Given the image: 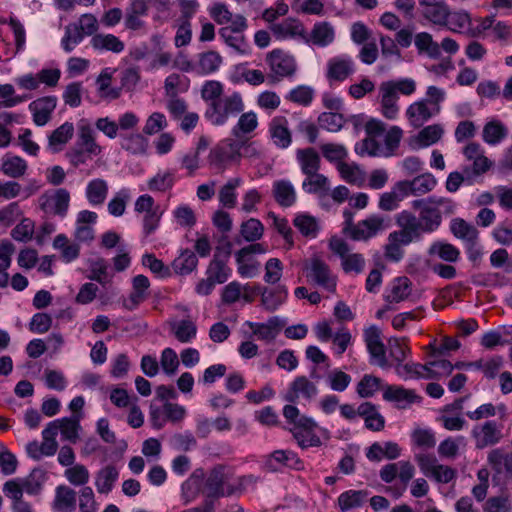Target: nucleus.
I'll use <instances>...</instances> for the list:
<instances>
[{
	"instance_id": "64",
	"label": "nucleus",
	"mask_w": 512,
	"mask_h": 512,
	"mask_svg": "<svg viewBox=\"0 0 512 512\" xmlns=\"http://www.w3.org/2000/svg\"><path fill=\"white\" fill-rule=\"evenodd\" d=\"M4 494L13 502L12 509L18 508V505L27 504L23 500V487L17 479L9 480L3 485Z\"/></svg>"
},
{
	"instance_id": "41",
	"label": "nucleus",
	"mask_w": 512,
	"mask_h": 512,
	"mask_svg": "<svg viewBox=\"0 0 512 512\" xmlns=\"http://www.w3.org/2000/svg\"><path fill=\"white\" fill-rule=\"evenodd\" d=\"M444 134V129L441 124H432L422 128L414 142L418 147H428L438 142Z\"/></svg>"
},
{
	"instance_id": "31",
	"label": "nucleus",
	"mask_w": 512,
	"mask_h": 512,
	"mask_svg": "<svg viewBox=\"0 0 512 512\" xmlns=\"http://www.w3.org/2000/svg\"><path fill=\"white\" fill-rule=\"evenodd\" d=\"M296 159L304 175L318 172L320 169V155L312 147L298 149L296 151Z\"/></svg>"
},
{
	"instance_id": "38",
	"label": "nucleus",
	"mask_w": 512,
	"mask_h": 512,
	"mask_svg": "<svg viewBox=\"0 0 512 512\" xmlns=\"http://www.w3.org/2000/svg\"><path fill=\"white\" fill-rule=\"evenodd\" d=\"M293 225L307 238H316L320 230L317 218L306 213H299L293 220Z\"/></svg>"
},
{
	"instance_id": "20",
	"label": "nucleus",
	"mask_w": 512,
	"mask_h": 512,
	"mask_svg": "<svg viewBox=\"0 0 512 512\" xmlns=\"http://www.w3.org/2000/svg\"><path fill=\"white\" fill-rule=\"evenodd\" d=\"M354 70V62L350 56H336L327 63V78L330 81L342 82L352 75Z\"/></svg>"
},
{
	"instance_id": "14",
	"label": "nucleus",
	"mask_w": 512,
	"mask_h": 512,
	"mask_svg": "<svg viewBox=\"0 0 512 512\" xmlns=\"http://www.w3.org/2000/svg\"><path fill=\"white\" fill-rule=\"evenodd\" d=\"M316 427L317 423L312 418L303 416V418L297 422V426H293L290 429V432L302 449L319 447L322 442L320 437L314 432Z\"/></svg>"
},
{
	"instance_id": "22",
	"label": "nucleus",
	"mask_w": 512,
	"mask_h": 512,
	"mask_svg": "<svg viewBox=\"0 0 512 512\" xmlns=\"http://www.w3.org/2000/svg\"><path fill=\"white\" fill-rule=\"evenodd\" d=\"M57 98L55 96H45L36 99L29 104V109L33 114V121L38 126H43L51 119V114L56 108Z\"/></svg>"
},
{
	"instance_id": "37",
	"label": "nucleus",
	"mask_w": 512,
	"mask_h": 512,
	"mask_svg": "<svg viewBox=\"0 0 512 512\" xmlns=\"http://www.w3.org/2000/svg\"><path fill=\"white\" fill-rule=\"evenodd\" d=\"M508 135L505 125L499 120H491L487 122L482 131L484 142L489 145H497Z\"/></svg>"
},
{
	"instance_id": "35",
	"label": "nucleus",
	"mask_w": 512,
	"mask_h": 512,
	"mask_svg": "<svg viewBox=\"0 0 512 512\" xmlns=\"http://www.w3.org/2000/svg\"><path fill=\"white\" fill-rule=\"evenodd\" d=\"M118 470L113 465H107L100 469L95 476V486L101 494H108L118 479Z\"/></svg>"
},
{
	"instance_id": "63",
	"label": "nucleus",
	"mask_w": 512,
	"mask_h": 512,
	"mask_svg": "<svg viewBox=\"0 0 512 512\" xmlns=\"http://www.w3.org/2000/svg\"><path fill=\"white\" fill-rule=\"evenodd\" d=\"M85 34L76 26L70 24L65 27V35L62 38L61 44L66 52H71L76 45L82 42Z\"/></svg>"
},
{
	"instance_id": "61",
	"label": "nucleus",
	"mask_w": 512,
	"mask_h": 512,
	"mask_svg": "<svg viewBox=\"0 0 512 512\" xmlns=\"http://www.w3.org/2000/svg\"><path fill=\"white\" fill-rule=\"evenodd\" d=\"M323 157L329 162L340 163L348 156V151L342 144L326 143L320 146Z\"/></svg>"
},
{
	"instance_id": "60",
	"label": "nucleus",
	"mask_w": 512,
	"mask_h": 512,
	"mask_svg": "<svg viewBox=\"0 0 512 512\" xmlns=\"http://www.w3.org/2000/svg\"><path fill=\"white\" fill-rule=\"evenodd\" d=\"M381 382L380 378L365 374L357 384L358 395L362 398L372 397L380 389Z\"/></svg>"
},
{
	"instance_id": "1",
	"label": "nucleus",
	"mask_w": 512,
	"mask_h": 512,
	"mask_svg": "<svg viewBox=\"0 0 512 512\" xmlns=\"http://www.w3.org/2000/svg\"><path fill=\"white\" fill-rule=\"evenodd\" d=\"M244 110V102L239 92L223 96L217 102L209 103L205 117L212 125H224L231 117H235Z\"/></svg>"
},
{
	"instance_id": "9",
	"label": "nucleus",
	"mask_w": 512,
	"mask_h": 512,
	"mask_svg": "<svg viewBox=\"0 0 512 512\" xmlns=\"http://www.w3.org/2000/svg\"><path fill=\"white\" fill-rule=\"evenodd\" d=\"M247 28L246 18L240 14L235 15L232 24L219 29V35L224 42L239 53H245L247 44L243 32Z\"/></svg>"
},
{
	"instance_id": "27",
	"label": "nucleus",
	"mask_w": 512,
	"mask_h": 512,
	"mask_svg": "<svg viewBox=\"0 0 512 512\" xmlns=\"http://www.w3.org/2000/svg\"><path fill=\"white\" fill-rule=\"evenodd\" d=\"M307 38L308 40H304L306 43L311 42L316 46L326 47L334 41L335 31L329 22H317L314 24L310 34H307Z\"/></svg>"
},
{
	"instance_id": "50",
	"label": "nucleus",
	"mask_w": 512,
	"mask_h": 512,
	"mask_svg": "<svg viewBox=\"0 0 512 512\" xmlns=\"http://www.w3.org/2000/svg\"><path fill=\"white\" fill-rule=\"evenodd\" d=\"M81 415H73L72 417H64L59 420V431L62 437L75 443L78 439V431L80 429Z\"/></svg>"
},
{
	"instance_id": "7",
	"label": "nucleus",
	"mask_w": 512,
	"mask_h": 512,
	"mask_svg": "<svg viewBox=\"0 0 512 512\" xmlns=\"http://www.w3.org/2000/svg\"><path fill=\"white\" fill-rule=\"evenodd\" d=\"M306 277L308 282L317 285L328 292L336 291L337 277L330 267L321 259L314 258L306 267Z\"/></svg>"
},
{
	"instance_id": "19",
	"label": "nucleus",
	"mask_w": 512,
	"mask_h": 512,
	"mask_svg": "<svg viewBox=\"0 0 512 512\" xmlns=\"http://www.w3.org/2000/svg\"><path fill=\"white\" fill-rule=\"evenodd\" d=\"M270 30L275 38L280 40L288 38L308 40L303 23L295 18H287L280 23H272Z\"/></svg>"
},
{
	"instance_id": "49",
	"label": "nucleus",
	"mask_w": 512,
	"mask_h": 512,
	"mask_svg": "<svg viewBox=\"0 0 512 512\" xmlns=\"http://www.w3.org/2000/svg\"><path fill=\"white\" fill-rule=\"evenodd\" d=\"M76 492L68 486L60 485L56 488V495L54 500V508L57 511L75 509Z\"/></svg>"
},
{
	"instance_id": "52",
	"label": "nucleus",
	"mask_w": 512,
	"mask_h": 512,
	"mask_svg": "<svg viewBox=\"0 0 512 512\" xmlns=\"http://www.w3.org/2000/svg\"><path fill=\"white\" fill-rule=\"evenodd\" d=\"M415 46L420 53H426L431 58H438L441 55L440 46L427 32H421L415 36Z\"/></svg>"
},
{
	"instance_id": "11",
	"label": "nucleus",
	"mask_w": 512,
	"mask_h": 512,
	"mask_svg": "<svg viewBox=\"0 0 512 512\" xmlns=\"http://www.w3.org/2000/svg\"><path fill=\"white\" fill-rule=\"evenodd\" d=\"M414 474L415 468L409 461H399L396 463L386 464L381 468L379 473L381 480L385 483H391L396 479V477L399 478L403 488L395 494L396 497L402 495L408 483L414 477Z\"/></svg>"
},
{
	"instance_id": "62",
	"label": "nucleus",
	"mask_w": 512,
	"mask_h": 512,
	"mask_svg": "<svg viewBox=\"0 0 512 512\" xmlns=\"http://www.w3.org/2000/svg\"><path fill=\"white\" fill-rule=\"evenodd\" d=\"M319 126L329 132H338L344 125L345 120L342 114L335 112H324L318 117Z\"/></svg>"
},
{
	"instance_id": "17",
	"label": "nucleus",
	"mask_w": 512,
	"mask_h": 512,
	"mask_svg": "<svg viewBox=\"0 0 512 512\" xmlns=\"http://www.w3.org/2000/svg\"><path fill=\"white\" fill-rule=\"evenodd\" d=\"M268 470L276 472L283 468H290L294 470L303 469V462L297 454L290 450H276L269 455L265 462Z\"/></svg>"
},
{
	"instance_id": "26",
	"label": "nucleus",
	"mask_w": 512,
	"mask_h": 512,
	"mask_svg": "<svg viewBox=\"0 0 512 512\" xmlns=\"http://www.w3.org/2000/svg\"><path fill=\"white\" fill-rule=\"evenodd\" d=\"M379 92L382 115L390 120L396 119L399 114V106L397 103L399 100L398 94L385 82L381 83Z\"/></svg>"
},
{
	"instance_id": "16",
	"label": "nucleus",
	"mask_w": 512,
	"mask_h": 512,
	"mask_svg": "<svg viewBox=\"0 0 512 512\" xmlns=\"http://www.w3.org/2000/svg\"><path fill=\"white\" fill-rule=\"evenodd\" d=\"M318 394V388L315 383L306 376H297L289 385L283 399L289 403H295L300 398L311 401Z\"/></svg>"
},
{
	"instance_id": "54",
	"label": "nucleus",
	"mask_w": 512,
	"mask_h": 512,
	"mask_svg": "<svg viewBox=\"0 0 512 512\" xmlns=\"http://www.w3.org/2000/svg\"><path fill=\"white\" fill-rule=\"evenodd\" d=\"M240 178L230 179L219 191V201L226 208H234L237 201L236 188L241 184Z\"/></svg>"
},
{
	"instance_id": "30",
	"label": "nucleus",
	"mask_w": 512,
	"mask_h": 512,
	"mask_svg": "<svg viewBox=\"0 0 512 512\" xmlns=\"http://www.w3.org/2000/svg\"><path fill=\"white\" fill-rule=\"evenodd\" d=\"M219 249V247L216 248L213 259L207 267L206 275L216 284H223L230 277L231 269L227 265L228 261L221 258V254L218 253Z\"/></svg>"
},
{
	"instance_id": "36",
	"label": "nucleus",
	"mask_w": 512,
	"mask_h": 512,
	"mask_svg": "<svg viewBox=\"0 0 512 512\" xmlns=\"http://www.w3.org/2000/svg\"><path fill=\"white\" fill-rule=\"evenodd\" d=\"M450 229L452 234L463 240L465 243L473 245L478 240L479 232L473 225L462 218H455L451 221Z\"/></svg>"
},
{
	"instance_id": "4",
	"label": "nucleus",
	"mask_w": 512,
	"mask_h": 512,
	"mask_svg": "<svg viewBox=\"0 0 512 512\" xmlns=\"http://www.w3.org/2000/svg\"><path fill=\"white\" fill-rule=\"evenodd\" d=\"M329 248L341 259V267L347 274H360L365 268V258L360 253H351L346 241L338 237H332L329 241Z\"/></svg>"
},
{
	"instance_id": "5",
	"label": "nucleus",
	"mask_w": 512,
	"mask_h": 512,
	"mask_svg": "<svg viewBox=\"0 0 512 512\" xmlns=\"http://www.w3.org/2000/svg\"><path fill=\"white\" fill-rule=\"evenodd\" d=\"M396 223L400 229L393 232V238H398V241L402 243L417 242L425 233L421 221L410 211L400 212L396 217Z\"/></svg>"
},
{
	"instance_id": "43",
	"label": "nucleus",
	"mask_w": 512,
	"mask_h": 512,
	"mask_svg": "<svg viewBox=\"0 0 512 512\" xmlns=\"http://www.w3.org/2000/svg\"><path fill=\"white\" fill-rule=\"evenodd\" d=\"M488 462L497 473L505 471L512 477V452L504 453L500 449H494L488 454Z\"/></svg>"
},
{
	"instance_id": "10",
	"label": "nucleus",
	"mask_w": 512,
	"mask_h": 512,
	"mask_svg": "<svg viewBox=\"0 0 512 512\" xmlns=\"http://www.w3.org/2000/svg\"><path fill=\"white\" fill-rule=\"evenodd\" d=\"M412 207L419 210L418 219L424 227V232L431 233L438 229L442 223L441 210L437 209L434 198L428 197L414 200Z\"/></svg>"
},
{
	"instance_id": "6",
	"label": "nucleus",
	"mask_w": 512,
	"mask_h": 512,
	"mask_svg": "<svg viewBox=\"0 0 512 512\" xmlns=\"http://www.w3.org/2000/svg\"><path fill=\"white\" fill-rule=\"evenodd\" d=\"M465 158L471 162L469 165L463 166V173L467 180L486 173L492 167V161L485 155L480 144L471 142L463 148Z\"/></svg>"
},
{
	"instance_id": "25",
	"label": "nucleus",
	"mask_w": 512,
	"mask_h": 512,
	"mask_svg": "<svg viewBox=\"0 0 512 512\" xmlns=\"http://www.w3.org/2000/svg\"><path fill=\"white\" fill-rule=\"evenodd\" d=\"M383 398L388 402H395L399 409H405L410 404L421 399L414 390L394 385L387 386L383 393Z\"/></svg>"
},
{
	"instance_id": "2",
	"label": "nucleus",
	"mask_w": 512,
	"mask_h": 512,
	"mask_svg": "<svg viewBox=\"0 0 512 512\" xmlns=\"http://www.w3.org/2000/svg\"><path fill=\"white\" fill-rule=\"evenodd\" d=\"M229 475L226 467L216 465L204 477L203 493L206 499H218L224 496H230L234 493V489L228 484Z\"/></svg>"
},
{
	"instance_id": "57",
	"label": "nucleus",
	"mask_w": 512,
	"mask_h": 512,
	"mask_svg": "<svg viewBox=\"0 0 512 512\" xmlns=\"http://www.w3.org/2000/svg\"><path fill=\"white\" fill-rule=\"evenodd\" d=\"M411 282L407 277H398L392 283V288L387 299L390 302H401L405 300L411 292Z\"/></svg>"
},
{
	"instance_id": "21",
	"label": "nucleus",
	"mask_w": 512,
	"mask_h": 512,
	"mask_svg": "<svg viewBox=\"0 0 512 512\" xmlns=\"http://www.w3.org/2000/svg\"><path fill=\"white\" fill-rule=\"evenodd\" d=\"M269 133L272 142L280 149L288 148L292 143V134L288 120L283 116L274 117L269 123Z\"/></svg>"
},
{
	"instance_id": "56",
	"label": "nucleus",
	"mask_w": 512,
	"mask_h": 512,
	"mask_svg": "<svg viewBox=\"0 0 512 512\" xmlns=\"http://www.w3.org/2000/svg\"><path fill=\"white\" fill-rule=\"evenodd\" d=\"M411 183L412 195L421 196L431 192L435 188L437 180L431 173H423L414 177Z\"/></svg>"
},
{
	"instance_id": "44",
	"label": "nucleus",
	"mask_w": 512,
	"mask_h": 512,
	"mask_svg": "<svg viewBox=\"0 0 512 512\" xmlns=\"http://www.w3.org/2000/svg\"><path fill=\"white\" fill-rule=\"evenodd\" d=\"M198 265V259L196 254L191 250H184L182 253L174 259L172 263L173 270L179 275H188Z\"/></svg>"
},
{
	"instance_id": "24",
	"label": "nucleus",
	"mask_w": 512,
	"mask_h": 512,
	"mask_svg": "<svg viewBox=\"0 0 512 512\" xmlns=\"http://www.w3.org/2000/svg\"><path fill=\"white\" fill-rule=\"evenodd\" d=\"M246 325L252 330L254 336L259 340L272 342L280 333L283 323L278 317H271L265 323H254L247 321Z\"/></svg>"
},
{
	"instance_id": "42",
	"label": "nucleus",
	"mask_w": 512,
	"mask_h": 512,
	"mask_svg": "<svg viewBox=\"0 0 512 512\" xmlns=\"http://www.w3.org/2000/svg\"><path fill=\"white\" fill-rule=\"evenodd\" d=\"M430 256H438L441 260L454 263L460 257V251L454 245L442 241H436L429 247Z\"/></svg>"
},
{
	"instance_id": "40",
	"label": "nucleus",
	"mask_w": 512,
	"mask_h": 512,
	"mask_svg": "<svg viewBox=\"0 0 512 512\" xmlns=\"http://www.w3.org/2000/svg\"><path fill=\"white\" fill-rule=\"evenodd\" d=\"M108 194V184L103 179L91 180L86 188V197L93 206L102 205Z\"/></svg>"
},
{
	"instance_id": "46",
	"label": "nucleus",
	"mask_w": 512,
	"mask_h": 512,
	"mask_svg": "<svg viewBox=\"0 0 512 512\" xmlns=\"http://www.w3.org/2000/svg\"><path fill=\"white\" fill-rule=\"evenodd\" d=\"M444 27L456 33H462L468 30L471 26V17L468 12L464 10L451 12L449 10L447 20Z\"/></svg>"
},
{
	"instance_id": "53",
	"label": "nucleus",
	"mask_w": 512,
	"mask_h": 512,
	"mask_svg": "<svg viewBox=\"0 0 512 512\" xmlns=\"http://www.w3.org/2000/svg\"><path fill=\"white\" fill-rule=\"evenodd\" d=\"M171 329L176 339L181 343L190 342L195 338L197 333V327L191 320H180L175 322Z\"/></svg>"
},
{
	"instance_id": "12",
	"label": "nucleus",
	"mask_w": 512,
	"mask_h": 512,
	"mask_svg": "<svg viewBox=\"0 0 512 512\" xmlns=\"http://www.w3.org/2000/svg\"><path fill=\"white\" fill-rule=\"evenodd\" d=\"M40 208L46 214L65 217L70 205V193L64 188L45 193L39 198Z\"/></svg>"
},
{
	"instance_id": "28",
	"label": "nucleus",
	"mask_w": 512,
	"mask_h": 512,
	"mask_svg": "<svg viewBox=\"0 0 512 512\" xmlns=\"http://www.w3.org/2000/svg\"><path fill=\"white\" fill-rule=\"evenodd\" d=\"M205 472L203 469H196L181 485V495L185 504L195 500L201 492Z\"/></svg>"
},
{
	"instance_id": "8",
	"label": "nucleus",
	"mask_w": 512,
	"mask_h": 512,
	"mask_svg": "<svg viewBox=\"0 0 512 512\" xmlns=\"http://www.w3.org/2000/svg\"><path fill=\"white\" fill-rule=\"evenodd\" d=\"M243 143L227 139L210 150L208 163L217 169L223 170L229 162L241 157Z\"/></svg>"
},
{
	"instance_id": "34",
	"label": "nucleus",
	"mask_w": 512,
	"mask_h": 512,
	"mask_svg": "<svg viewBox=\"0 0 512 512\" xmlns=\"http://www.w3.org/2000/svg\"><path fill=\"white\" fill-rule=\"evenodd\" d=\"M273 195L282 207H290L296 202V192L288 180H279L273 184Z\"/></svg>"
},
{
	"instance_id": "32",
	"label": "nucleus",
	"mask_w": 512,
	"mask_h": 512,
	"mask_svg": "<svg viewBox=\"0 0 512 512\" xmlns=\"http://www.w3.org/2000/svg\"><path fill=\"white\" fill-rule=\"evenodd\" d=\"M73 135V123L65 122L56 128L48 137V148L54 153L61 151L69 140L72 139Z\"/></svg>"
},
{
	"instance_id": "51",
	"label": "nucleus",
	"mask_w": 512,
	"mask_h": 512,
	"mask_svg": "<svg viewBox=\"0 0 512 512\" xmlns=\"http://www.w3.org/2000/svg\"><path fill=\"white\" fill-rule=\"evenodd\" d=\"M27 163L19 156L7 155L2 162V171L11 178H18L25 174Z\"/></svg>"
},
{
	"instance_id": "33",
	"label": "nucleus",
	"mask_w": 512,
	"mask_h": 512,
	"mask_svg": "<svg viewBox=\"0 0 512 512\" xmlns=\"http://www.w3.org/2000/svg\"><path fill=\"white\" fill-rule=\"evenodd\" d=\"M91 46L95 50L110 51L113 53H121L125 48L124 42L117 36L104 33L94 34L91 39Z\"/></svg>"
},
{
	"instance_id": "45",
	"label": "nucleus",
	"mask_w": 512,
	"mask_h": 512,
	"mask_svg": "<svg viewBox=\"0 0 512 512\" xmlns=\"http://www.w3.org/2000/svg\"><path fill=\"white\" fill-rule=\"evenodd\" d=\"M306 178L302 182V189L310 194H323L329 190V180L323 174L314 172L305 175Z\"/></svg>"
},
{
	"instance_id": "48",
	"label": "nucleus",
	"mask_w": 512,
	"mask_h": 512,
	"mask_svg": "<svg viewBox=\"0 0 512 512\" xmlns=\"http://www.w3.org/2000/svg\"><path fill=\"white\" fill-rule=\"evenodd\" d=\"M286 297V288L284 286H277L273 289H265L262 292L261 301L267 310L274 311L284 303Z\"/></svg>"
},
{
	"instance_id": "18",
	"label": "nucleus",
	"mask_w": 512,
	"mask_h": 512,
	"mask_svg": "<svg viewBox=\"0 0 512 512\" xmlns=\"http://www.w3.org/2000/svg\"><path fill=\"white\" fill-rule=\"evenodd\" d=\"M438 114L437 108H433L428 102L421 99L410 104L405 113L409 124L414 128L422 127L424 123Z\"/></svg>"
},
{
	"instance_id": "15",
	"label": "nucleus",
	"mask_w": 512,
	"mask_h": 512,
	"mask_svg": "<svg viewBox=\"0 0 512 512\" xmlns=\"http://www.w3.org/2000/svg\"><path fill=\"white\" fill-rule=\"evenodd\" d=\"M471 435L475 440L476 448L483 449L501 441L503 437L502 426L495 421L488 420L483 424L474 426Z\"/></svg>"
},
{
	"instance_id": "13",
	"label": "nucleus",
	"mask_w": 512,
	"mask_h": 512,
	"mask_svg": "<svg viewBox=\"0 0 512 512\" xmlns=\"http://www.w3.org/2000/svg\"><path fill=\"white\" fill-rule=\"evenodd\" d=\"M388 227L389 220L386 217L374 214L359 221L356 226L353 227L350 238L355 241H365L386 230Z\"/></svg>"
},
{
	"instance_id": "39",
	"label": "nucleus",
	"mask_w": 512,
	"mask_h": 512,
	"mask_svg": "<svg viewBox=\"0 0 512 512\" xmlns=\"http://www.w3.org/2000/svg\"><path fill=\"white\" fill-rule=\"evenodd\" d=\"M222 63V57L216 51H207L199 54L195 70L198 74L207 75L217 71Z\"/></svg>"
},
{
	"instance_id": "55",
	"label": "nucleus",
	"mask_w": 512,
	"mask_h": 512,
	"mask_svg": "<svg viewBox=\"0 0 512 512\" xmlns=\"http://www.w3.org/2000/svg\"><path fill=\"white\" fill-rule=\"evenodd\" d=\"M394 367H395L396 373L403 379H409V378L419 379L422 377L426 378V375H424L423 372L430 370V367L427 364L421 365L419 363H414V362H408L405 364H403V363L395 364Z\"/></svg>"
},
{
	"instance_id": "59",
	"label": "nucleus",
	"mask_w": 512,
	"mask_h": 512,
	"mask_svg": "<svg viewBox=\"0 0 512 512\" xmlns=\"http://www.w3.org/2000/svg\"><path fill=\"white\" fill-rule=\"evenodd\" d=\"M258 126L257 116L254 112L242 113L237 124L232 129V134L240 137L241 134H249Z\"/></svg>"
},
{
	"instance_id": "58",
	"label": "nucleus",
	"mask_w": 512,
	"mask_h": 512,
	"mask_svg": "<svg viewBox=\"0 0 512 512\" xmlns=\"http://www.w3.org/2000/svg\"><path fill=\"white\" fill-rule=\"evenodd\" d=\"M240 233L246 241L254 242L263 236L264 226L260 220L250 218L241 224Z\"/></svg>"
},
{
	"instance_id": "47",
	"label": "nucleus",
	"mask_w": 512,
	"mask_h": 512,
	"mask_svg": "<svg viewBox=\"0 0 512 512\" xmlns=\"http://www.w3.org/2000/svg\"><path fill=\"white\" fill-rule=\"evenodd\" d=\"M369 493L365 490H349L343 492L338 497V505L341 511L346 512L350 509L360 507Z\"/></svg>"
},
{
	"instance_id": "23",
	"label": "nucleus",
	"mask_w": 512,
	"mask_h": 512,
	"mask_svg": "<svg viewBox=\"0 0 512 512\" xmlns=\"http://www.w3.org/2000/svg\"><path fill=\"white\" fill-rule=\"evenodd\" d=\"M422 15L435 25L443 26L447 20L449 7L444 0H419Z\"/></svg>"
},
{
	"instance_id": "3",
	"label": "nucleus",
	"mask_w": 512,
	"mask_h": 512,
	"mask_svg": "<svg viewBox=\"0 0 512 512\" xmlns=\"http://www.w3.org/2000/svg\"><path fill=\"white\" fill-rule=\"evenodd\" d=\"M266 60L271 71L268 75L270 84H276L283 78L293 76L296 72L297 64L295 58L281 49L271 51L267 55Z\"/></svg>"
},
{
	"instance_id": "29",
	"label": "nucleus",
	"mask_w": 512,
	"mask_h": 512,
	"mask_svg": "<svg viewBox=\"0 0 512 512\" xmlns=\"http://www.w3.org/2000/svg\"><path fill=\"white\" fill-rule=\"evenodd\" d=\"M75 147L85 150L86 152L98 155L101 152V147L96 143L94 138V131L92 127L85 121L81 120L78 125V139Z\"/></svg>"
}]
</instances>
